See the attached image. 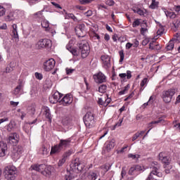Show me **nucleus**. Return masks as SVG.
Returning a JSON list of instances; mask_svg holds the SVG:
<instances>
[{"label": "nucleus", "mask_w": 180, "mask_h": 180, "mask_svg": "<svg viewBox=\"0 0 180 180\" xmlns=\"http://www.w3.org/2000/svg\"><path fill=\"white\" fill-rule=\"evenodd\" d=\"M41 25L42 27L46 29V32H51L52 34H54L56 33V31L51 30V28H50V22H49V20H46V18L41 20Z\"/></svg>", "instance_id": "nucleus-17"}, {"label": "nucleus", "mask_w": 180, "mask_h": 180, "mask_svg": "<svg viewBox=\"0 0 180 180\" xmlns=\"http://www.w3.org/2000/svg\"><path fill=\"white\" fill-rule=\"evenodd\" d=\"M55 65H56V60L53 58H51L44 63L43 68L44 71L49 72V71H51V70L54 68Z\"/></svg>", "instance_id": "nucleus-10"}, {"label": "nucleus", "mask_w": 180, "mask_h": 180, "mask_svg": "<svg viewBox=\"0 0 180 180\" xmlns=\"http://www.w3.org/2000/svg\"><path fill=\"white\" fill-rule=\"evenodd\" d=\"M8 151V144L4 141H0V157H5Z\"/></svg>", "instance_id": "nucleus-18"}, {"label": "nucleus", "mask_w": 180, "mask_h": 180, "mask_svg": "<svg viewBox=\"0 0 180 180\" xmlns=\"http://www.w3.org/2000/svg\"><path fill=\"white\" fill-rule=\"evenodd\" d=\"M122 123H123V119H120L118 122L114 125V129H116V127H120V126H122Z\"/></svg>", "instance_id": "nucleus-51"}, {"label": "nucleus", "mask_w": 180, "mask_h": 180, "mask_svg": "<svg viewBox=\"0 0 180 180\" xmlns=\"http://www.w3.org/2000/svg\"><path fill=\"white\" fill-rule=\"evenodd\" d=\"M22 88L23 85L22 84V82H20L19 85H18L13 91V95H15L16 98H19L20 96Z\"/></svg>", "instance_id": "nucleus-21"}, {"label": "nucleus", "mask_w": 180, "mask_h": 180, "mask_svg": "<svg viewBox=\"0 0 180 180\" xmlns=\"http://www.w3.org/2000/svg\"><path fill=\"white\" fill-rule=\"evenodd\" d=\"M72 96L66 94L61 100L60 102L63 106H68V105H71L72 103Z\"/></svg>", "instance_id": "nucleus-14"}, {"label": "nucleus", "mask_w": 180, "mask_h": 180, "mask_svg": "<svg viewBox=\"0 0 180 180\" xmlns=\"http://www.w3.org/2000/svg\"><path fill=\"white\" fill-rule=\"evenodd\" d=\"M130 89V85L127 84L124 86V89L122 91H120L119 92V95H124V94H127V91Z\"/></svg>", "instance_id": "nucleus-38"}, {"label": "nucleus", "mask_w": 180, "mask_h": 180, "mask_svg": "<svg viewBox=\"0 0 180 180\" xmlns=\"http://www.w3.org/2000/svg\"><path fill=\"white\" fill-rule=\"evenodd\" d=\"M175 37L176 38H174L172 39V40H174V41H175V43H180V33H176L175 34Z\"/></svg>", "instance_id": "nucleus-46"}, {"label": "nucleus", "mask_w": 180, "mask_h": 180, "mask_svg": "<svg viewBox=\"0 0 180 180\" xmlns=\"http://www.w3.org/2000/svg\"><path fill=\"white\" fill-rule=\"evenodd\" d=\"M81 162L79 161V159H76L73 161H72L70 164V169L72 171H75L77 169V167H78V165H79V163Z\"/></svg>", "instance_id": "nucleus-24"}, {"label": "nucleus", "mask_w": 180, "mask_h": 180, "mask_svg": "<svg viewBox=\"0 0 180 180\" xmlns=\"http://www.w3.org/2000/svg\"><path fill=\"white\" fill-rule=\"evenodd\" d=\"M147 28H144V27H141V34H142V36H144L146 34V32H147Z\"/></svg>", "instance_id": "nucleus-61"}, {"label": "nucleus", "mask_w": 180, "mask_h": 180, "mask_svg": "<svg viewBox=\"0 0 180 180\" xmlns=\"http://www.w3.org/2000/svg\"><path fill=\"white\" fill-rule=\"evenodd\" d=\"M74 71H75V69L66 68V74L68 75H71V74H72V72H74Z\"/></svg>", "instance_id": "nucleus-55"}, {"label": "nucleus", "mask_w": 180, "mask_h": 180, "mask_svg": "<svg viewBox=\"0 0 180 180\" xmlns=\"http://www.w3.org/2000/svg\"><path fill=\"white\" fill-rule=\"evenodd\" d=\"M159 160L161 161L165 165H169L171 163V158L165 153H160L158 155Z\"/></svg>", "instance_id": "nucleus-11"}, {"label": "nucleus", "mask_w": 180, "mask_h": 180, "mask_svg": "<svg viewBox=\"0 0 180 180\" xmlns=\"http://www.w3.org/2000/svg\"><path fill=\"white\" fill-rule=\"evenodd\" d=\"M149 42H150V40H148V39H146L142 41V46H147Z\"/></svg>", "instance_id": "nucleus-63"}, {"label": "nucleus", "mask_w": 180, "mask_h": 180, "mask_svg": "<svg viewBox=\"0 0 180 180\" xmlns=\"http://www.w3.org/2000/svg\"><path fill=\"white\" fill-rule=\"evenodd\" d=\"M126 75H127L126 77L127 79H130V78H131V71L127 70Z\"/></svg>", "instance_id": "nucleus-60"}, {"label": "nucleus", "mask_w": 180, "mask_h": 180, "mask_svg": "<svg viewBox=\"0 0 180 180\" xmlns=\"http://www.w3.org/2000/svg\"><path fill=\"white\" fill-rule=\"evenodd\" d=\"M11 71H13V65H12V63H10L9 66H7L6 68V72H11Z\"/></svg>", "instance_id": "nucleus-44"}, {"label": "nucleus", "mask_w": 180, "mask_h": 180, "mask_svg": "<svg viewBox=\"0 0 180 180\" xmlns=\"http://www.w3.org/2000/svg\"><path fill=\"white\" fill-rule=\"evenodd\" d=\"M84 15L86 16V18H89V16H92V11L89 10L86 12L84 13Z\"/></svg>", "instance_id": "nucleus-56"}, {"label": "nucleus", "mask_w": 180, "mask_h": 180, "mask_svg": "<svg viewBox=\"0 0 180 180\" xmlns=\"http://www.w3.org/2000/svg\"><path fill=\"white\" fill-rule=\"evenodd\" d=\"M27 110L29 115H31L32 116H33V115H34V113L36 112V109L33 105L29 106Z\"/></svg>", "instance_id": "nucleus-37"}, {"label": "nucleus", "mask_w": 180, "mask_h": 180, "mask_svg": "<svg viewBox=\"0 0 180 180\" xmlns=\"http://www.w3.org/2000/svg\"><path fill=\"white\" fill-rule=\"evenodd\" d=\"M139 137H140L139 132H136V134H134L132 137V141H135V140H137Z\"/></svg>", "instance_id": "nucleus-59"}, {"label": "nucleus", "mask_w": 180, "mask_h": 180, "mask_svg": "<svg viewBox=\"0 0 180 180\" xmlns=\"http://www.w3.org/2000/svg\"><path fill=\"white\" fill-rule=\"evenodd\" d=\"M13 27V37L14 39H19V34H18V25L16 24H13L12 25Z\"/></svg>", "instance_id": "nucleus-27"}, {"label": "nucleus", "mask_w": 180, "mask_h": 180, "mask_svg": "<svg viewBox=\"0 0 180 180\" xmlns=\"http://www.w3.org/2000/svg\"><path fill=\"white\" fill-rule=\"evenodd\" d=\"M163 12L165 13L167 18H170V19H175L176 18V14L172 11H168L165 8H162Z\"/></svg>", "instance_id": "nucleus-23"}, {"label": "nucleus", "mask_w": 180, "mask_h": 180, "mask_svg": "<svg viewBox=\"0 0 180 180\" xmlns=\"http://www.w3.org/2000/svg\"><path fill=\"white\" fill-rule=\"evenodd\" d=\"M149 49L150 50H161V46L157 42L152 41L149 44Z\"/></svg>", "instance_id": "nucleus-25"}, {"label": "nucleus", "mask_w": 180, "mask_h": 180, "mask_svg": "<svg viewBox=\"0 0 180 180\" xmlns=\"http://www.w3.org/2000/svg\"><path fill=\"white\" fill-rule=\"evenodd\" d=\"M41 154H42V155H47L49 154V149H47V148L42 146L41 148Z\"/></svg>", "instance_id": "nucleus-40"}, {"label": "nucleus", "mask_w": 180, "mask_h": 180, "mask_svg": "<svg viewBox=\"0 0 180 180\" xmlns=\"http://www.w3.org/2000/svg\"><path fill=\"white\" fill-rule=\"evenodd\" d=\"M77 32H79L78 37H85L86 32H85V24H80L77 26Z\"/></svg>", "instance_id": "nucleus-19"}, {"label": "nucleus", "mask_w": 180, "mask_h": 180, "mask_svg": "<svg viewBox=\"0 0 180 180\" xmlns=\"http://www.w3.org/2000/svg\"><path fill=\"white\" fill-rule=\"evenodd\" d=\"M145 170L146 169L143 166H140L139 165H134L130 167L128 174L133 176H137V175L140 174V172H144Z\"/></svg>", "instance_id": "nucleus-7"}, {"label": "nucleus", "mask_w": 180, "mask_h": 180, "mask_svg": "<svg viewBox=\"0 0 180 180\" xmlns=\"http://www.w3.org/2000/svg\"><path fill=\"white\" fill-rule=\"evenodd\" d=\"M105 4H106V5H108V6H113V5H115V1H113V0H107Z\"/></svg>", "instance_id": "nucleus-53"}, {"label": "nucleus", "mask_w": 180, "mask_h": 180, "mask_svg": "<svg viewBox=\"0 0 180 180\" xmlns=\"http://www.w3.org/2000/svg\"><path fill=\"white\" fill-rule=\"evenodd\" d=\"M132 11L134 12V13H138V15H140V16H144V15H146V11L142 10L141 8H133Z\"/></svg>", "instance_id": "nucleus-29"}, {"label": "nucleus", "mask_w": 180, "mask_h": 180, "mask_svg": "<svg viewBox=\"0 0 180 180\" xmlns=\"http://www.w3.org/2000/svg\"><path fill=\"white\" fill-rule=\"evenodd\" d=\"M150 8V9H155V8H158V1H157V0H152Z\"/></svg>", "instance_id": "nucleus-39"}, {"label": "nucleus", "mask_w": 180, "mask_h": 180, "mask_svg": "<svg viewBox=\"0 0 180 180\" xmlns=\"http://www.w3.org/2000/svg\"><path fill=\"white\" fill-rule=\"evenodd\" d=\"M16 19V13L11 12L6 17V22H12V20H15Z\"/></svg>", "instance_id": "nucleus-26"}, {"label": "nucleus", "mask_w": 180, "mask_h": 180, "mask_svg": "<svg viewBox=\"0 0 180 180\" xmlns=\"http://www.w3.org/2000/svg\"><path fill=\"white\" fill-rule=\"evenodd\" d=\"M65 162V158H63L62 159H60L58 162V167H63V165Z\"/></svg>", "instance_id": "nucleus-52"}, {"label": "nucleus", "mask_w": 180, "mask_h": 180, "mask_svg": "<svg viewBox=\"0 0 180 180\" xmlns=\"http://www.w3.org/2000/svg\"><path fill=\"white\" fill-rule=\"evenodd\" d=\"M142 118H143V115L141 114H138L136 117V120H141Z\"/></svg>", "instance_id": "nucleus-64"}, {"label": "nucleus", "mask_w": 180, "mask_h": 180, "mask_svg": "<svg viewBox=\"0 0 180 180\" xmlns=\"http://www.w3.org/2000/svg\"><path fill=\"white\" fill-rule=\"evenodd\" d=\"M30 169L31 171H37V172H41L42 175H47V173L44 172V169H46V165L44 164H41V165H32Z\"/></svg>", "instance_id": "nucleus-9"}, {"label": "nucleus", "mask_w": 180, "mask_h": 180, "mask_svg": "<svg viewBox=\"0 0 180 180\" xmlns=\"http://www.w3.org/2000/svg\"><path fill=\"white\" fill-rule=\"evenodd\" d=\"M79 2L81 4V5H86L89 4L88 0H79Z\"/></svg>", "instance_id": "nucleus-62"}, {"label": "nucleus", "mask_w": 180, "mask_h": 180, "mask_svg": "<svg viewBox=\"0 0 180 180\" xmlns=\"http://www.w3.org/2000/svg\"><path fill=\"white\" fill-rule=\"evenodd\" d=\"M45 9H46V8H44L43 10H41V11H37V13H34L33 14V18H34V19H37V20H40V21L44 20L45 17H44V15H43V12H44V10H45Z\"/></svg>", "instance_id": "nucleus-20"}, {"label": "nucleus", "mask_w": 180, "mask_h": 180, "mask_svg": "<svg viewBox=\"0 0 180 180\" xmlns=\"http://www.w3.org/2000/svg\"><path fill=\"white\" fill-rule=\"evenodd\" d=\"M101 60L103 61V67L105 70H108V68H110V57L107 55H103L101 56Z\"/></svg>", "instance_id": "nucleus-15"}, {"label": "nucleus", "mask_w": 180, "mask_h": 180, "mask_svg": "<svg viewBox=\"0 0 180 180\" xmlns=\"http://www.w3.org/2000/svg\"><path fill=\"white\" fill-rule=\"evenodd\" d=\"M49 101L51 103H57V102L56 101V98H54V97L53 96H49Z\"/></svg>", "instance_id": "nucleus-57"}, {"label": "nucleus", "mask_w": 180, "mask_h": 180, "mask_svg": "<svg viewBox=\"0 0 180 180\" xmlns=\"http://www.w3.org/2000/svg\"><path fill=\"white\" fill-rule=\"evenodd\" d=\"M90 176L92 180H96L98 178V174L95 172L90 173Z\"/></svg>", "instance_id": "nucleus-50"}, {"label": "nucleus", "mask_w": 180, "mask_h": 180, "mask_svg": "<svg viewBox=\"0 0 180 180\" xmlns=\"http://www.w3.org/2000/svg\"><path fill=\"white\" fill-rule=\"evenodd\" d=\"M8 143L9 144H11V146H16V144L19 143V134L17 133L10 134L8 137Z\"/></svg>", "instance_id": "nucleus-13"}, {"label": "nucleus", "mask_w": 180, "mask_h": 180, "mask_svg": "<svg viewBox=\"0 0 180 180\" xmlns=\"http://www.w3.org/2000/svg\"><path fill=\"white\" fill-rule=\"evenodd\" d=\"M84 168H85V165L81 163V162H80V163L79 164V165L77 166L76 169L77 171H79V172H81V171L84 170Z\"/></svg>", "instance_id": "nucleus-45"}, {"label": "nucleus", "mask_w": 180, "mask_h": 180, "mask_svg": "<svg viewBox=\"0 0 180 180\" xmlns=\"http://www.w3.org/2000/svg\"><path fill=\"white\" fill-rule=\"evenodd\" d=\"M128 158H131L132 160H138L140 158V155H134L133 153H129L128 155Z\"/></svg>", "instance_id": "nucleus-42"}, {"label": "nucleus", "mask_w": 180, "mask_h": 180, "mask_svg": "<svg viewBox=\"0 0 180 180\" xmlns=\"http://www.w3.org/2000/svg\"><path fill=\"white\" fill-rule=\"evenodd\" d=\"M115 146H116V141L112 139L110 141H107L105 143L104 147H105L106 151H108V153H109V151H110V150H112V148H115Z\"/></svg>", "instance_id": "nucleus-16"}, {"label": "nucleus", "mask_w": 180, "mask_h": 180, "mask_svg": "<svg viewBox=\"0 0 180 180\" xmlns=\"http://www.w3.org/2000/svg\"><path fill=\"white\" fill-rule=\"evenodd\" d=\"M6 13V10L5 9V8H4V6H0V17L4 16V15H5Z\"/></svg>", "instance_id": "nucleus-47"}, {"label": "nucleus", "mask_w": 180, "mask_h": 180, "mask_svg": "<svg viewBox=\"0 0 180 180\" xmlns=\"http://www.w3.org/2000/svg\"><path fill=\"white\" fill-rule=\"evenodd\" d=\"M18 169L13 165H8L4 169V178L7 180H15L18 176Z\"/></svg>", "instance_id": "nucleus-2"}, {"label": "nucleus", "mask_w": 180, "mask_h": 180, "mask_svg": "<svg viewBox=\"0 0 180 180\" xmlns=\"http://www.w3.org/2000/svg\"><path fill=\"white\" fill-rule=\"evenodd\" d=\"M148 79H147V78H144V79L141 82V89H140L141 92L144 90V89L143 88V86H144V85H147V81H148Z\"/></svg>", "instance_id": "nucleus-41"}, {"label": "nucleus", "mask_w": 180, "mask_h": 180, "mask_svg": "<svg viewBox=\"0 0 180 180\" xmlns=\"http://www.w3.org/2000/svg\"><path fill=\"white\" fill-rule=\"evenodd\" d=\"M65 19H72L74 22H78V18L73 13H65Z\"/></svg>", "instance_id": "nucleus-31"}, {"label": "nucleus", "mask_w": 180, "mask_h": 180, "mask_svg": "<svg viewBox=\"0 0 180 180\" xmlns=\"http://www.w3.org/2000/svg\"><path fill=\"white\" fill-rule=\"evenodd\" d=\"M44 112L46 119H49V122H51V113L50 112V108H49V107H46Z\"/></svg>", "instance_id": "nucleus-32"}, {"label": "nucleus", "mask_w": 180, "mask_h": 180, "mask_svg": "<svg viewBox=\"0 0 180 180\" xmlns=\"http://www.w3.org/2000/svg\"><path fill=\"white\" fill-rule=\"evenodd\" d=\"M176 93L175 89H169L162 92L161 98L165 103H170L174 98V95Z\"/></svg>", "instance_id": "nucleus-3"}, {"label": "nucleus", "mask_w": 180, "mask_h": 180, "mask_svg": "<svg viewBox=\"0 0 180 180\" xmlns=\"http://www.w3.org/2000/svg\"><path fill=\"white\" fill-rule=\"evenodd\" d=\"M93 77L96 84H103V82H106V76H105L101 72L94 75Z\"/></svg>", "instance_id": "nucleus-12"}, {"label": "nucleus", "mask_w": 180, "mask_h": 180, "mask_svg": "<svg viewBox=\"0 0 180 180\" xmlns=\"http://www.w3.org/2000/svg\"><path fill=\"white\" fill-rule=\"evenodd\" d=\"M175 46V41L174 39H172L169 41L166 46V49L167 51H171V50H174V47Z\"/></svg>", "instance_id": "nucleus-28"}, {"label": "nucleus", "mask_w": 180, "mask_h": 180, "mask_svg": "<svg viewBox=\"0 0 180 180\" xmlns=\"http://www.w3.org/2000/svg\"><path fill=\"white\" fill-rule=\"evenodd\" d=\"M119 55H120V63H123V60H124V51L123 50H121L119 51Z\"/></svg>", "instance_id": "nucleus-43"}, {"label": "nucleus", "mask_w": 180, "mask_h": 180, "mask_svg": "<svg viewBox=\"0 0 180 180\" xmlns=\"http://www.w3.org/2000/svg\"><path fill=\"white\" fill-rule=\"evenodd\" d=\"M106 89H108V86L106 84H101L98 87V92H100V94H105Z\"/></svg>", "instance_id": "nucleus-34"}, {"label": "nucleus", "mask_w": 180, "mask_h": 180, "mask_svg": "<svg viewBox=\"0 0 180 180\" xmlns=\"http://www.w3.org/2000/svg\"><path fill=\"white\" fill-rule=\"evenodd\" d=\"M83 120L86 127H94L95 126V114L92 112H87Z\"/></svg>", "instance_id": "nucleus-4"}, {"label": "nucleus", "mask_w": 180, "mask_h": 180, "mask_svg": "<svg viewBox=\"0 0 180 180\" xmlns=\"http://www.w3.org/2000/svg\"><path fill=\"white\" fill-rule=\"evenodd\" d=\"M71 145V139H60L58 145H56L51 148V154H56L57 153H60L64 150V148H67V147H70Z\"/></svg>", "instance_id": "nucleus-1"}, {"label": "nucleus", "mask_w": 180, "mask_h": 180, "mask_svg": "<svg viewBox=\"0 0 180 180\" xmlns=\"http://www.w3.org/2000/svg\"><path fill=\"white\" fill-rule=\"evenodd\" d=\"M162 122V118L160 117L159 120L157 121H152L151 122L148 124V127L150 129L149 130H151L154 127V125H153V123H161Z\"/></svg>", "instance_id": "nucleus-36"}, {"label": "nucleus", "mask_w": 180, "mask_h": 180, "mask_svg": "<svg viewBox=\"0 0 180 180\" xmlns=\"http://www.w3.org/2000/svg\"><path fill=\"white\" fill-rule=\"evenodd\" d=\"M79 49L81 51L82 58H86L91 51L89 44L86 41H83L79 44Z\"/></svg>", "instance_id": "nucleus-5"}, {"label": "nucleus", "mask_w": 180, "mask_h": 180, "mask_svg": "<svg viewBox=\"0 0 180 180\" xmlns=\"http://www.w3.org/2000/svg\"><path fill=\"white\" fill-rule=\"evenodd\" d=\"M53 46L51 40L49 39H41L35 44V48L37 50H41V49H51Z\"/></svg>", "instance_id": "nucleus-6"}, {"label": "nucleus", "mask_w": 180, "mask_h": 180, "mask_svg": "<svg viewBox=\"0 0 180 180\" xmlns=\"http://www.w3.org/2000/svg\"><path fill=\"white\" fill-rule=\"evenodd\" d=\"M62 123L64 126H70V124H72V117L71 115L65 117Z\"/></svg>", "instance_id": "nucleus-22"}, {"label": "nucleus", "mask_w": 180, "mask_h": 180, "mask_svg": "<svg viewBox=\"0 0 180 180\" xmlns=\"http://www.w3.org/2000/svg\"><path fill=\"white\" fill-rule=\"evenodd\" d=\"M63 180H74V176L71 174V172L67 171L66 174L64 176Z\"/></svg>", "instance_id": "nucleus-35"}, {"label": "nucleus", "mask_w": 180, "mask_h": 180, "mask_svg": "<svg viewBox=\"0 0 180 180\" xmlns=\"http://www.w3.org/2000/svg\"><path fill=\"white\" fill-rule=\"evenodd\" d=\"M34 75H35V78H37V79H39V80L43 79V75L41 73L35 72Z\"/></svg>", "instance_id": "nucleus-48"}, {"label": "nucleus", "mask_w": 180, "mask_h": 180, "mask_svg": "<svg viewBox=\"0 0 180 180\" xmlns=\"http://www.w3.org/2000/svg\"><path fill=\"white\" fill-rule=\"evenodd\" d=\"M15 126V121H11L9 124L7 125V127H6V129L7 131H12V129H13Z\"/></svg>", "instance_id": "nucleus-33"}, {"label": "nucleus", "mask_w": 180, "mask_h": 180, "mask_svg": "<svg viewBox=\"0 0 180 180\" xmlns=\"http://www.w3.org/2000/svg\"><path fill=\"white\" fill-rule=\"evenodd\" d=\"M22 153H23V148H22V146H15L13 148L11 153L13 160H19L20 158V155H22Z\"/></svg>", "instance_id": "nucleus-8"}, {"label": "nucleus", "mask_w": 180, "mask_h": 180, "mask_svg": "<svg viewBox=\"0 0 180 180\" xmlns=\"http://www.w3.org/2000/svg\"><path fill=\"white\" fill-rule=\"evenodd\" d=\"M51 4L53 6H55V8H56V9H63V8L61 7V6H60V4L54 1H52Z\"/></svg>", "instance_id": "nucleus-54"}, {"label": "nucleus", "mask_w": 180, "mask_h": 180, "mask_svg": "<svg viewBox=\"0 0 180 180\" xmlns=\"http://www.w3.org/2000/svg\"><path fill=\"white\" fill-rule=\"evenodd\" d=\"M52 96H53V98L56 100L57 103L58 102H61V100L60 101V99H61L63 97V94H60L58 91H56L52 95Z\"/></svg>", "instance_id": "nucleus-30"}, {"label": "nucleus", "mask_w": 180, "mask_h": 180, "mask_svg": "<svg viewBox=\"0 0 180 180\" xmlns=\"http://www.w3.org/2000/svg\"><path fill=\"white\" fill-rule=\"evenodd\" d=\"M173 25L176 29H178L180 26V20H176L175 22H173Z\"/></svg>", "instance_id": "nucleus-58"}, {"label": "nucleus", "mask_w": 180, "mask_h": 180, "mask_svg": "<svg viewBox=\"0 0 180 180\" xmlns=\"http://www.w3.org/2000/svg\"><path fill=\"white\" fill-rule=\"evenodd\" d=\"M137 26H140V20L139 19L135 20L132 24L133 27H137Z\"/></svg>", "instance_id": "nucleus-49"}]
</instances>
